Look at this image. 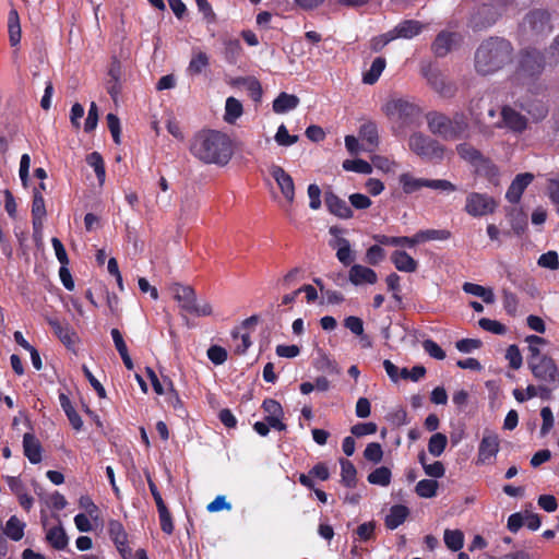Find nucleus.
I'll use <instances>...</instances> for the list:
<instances>
[{
    "label": "nucleus",
    "instance_id": "obj_1",
    "mask_svg": "<svg viewBox=\"0 0 559 559\" xmlns=\"http://www.w3.org/2000/svg\"><path fill=\"white\" fill-rule=\"evenodd\" d=\"M191 155L206 165L226 166L234 155L230 136L222 131L202 129L190 141Z\"/></svg>",
    "mask_w": 559,
    "mask_h": 559
},
{
    "label": "nucleus",
    "instance_id": "obj_2",
    "mask_svg": "<svg viewBox=\"0 0 559 559\" xmlns=\"http://www.w3.org/2000/svg\"><path fill=\"white\" fill-rule=\"evenodd\" d=\"M513 59L512 44L501 37L485 39L475 51V70L481 75L492 74Z\"/></svg>",
    "mask_w": 559,
    "mask_h": 559
},
{
    "label": "nucleus",
    "instance_id": "obj_3",
    "mask_svg": "<svg viewBox=\"0 0 559 559\" xmlns=\"http://www.w3.org/2000/svg\"><path fill=\"white\" fill-rule=\"evenodd\" d=\"M429 131L445 141H456L469 136L468 117L462 111H455L451 117L440 111L426 114Z\"/></svg>",
    "mask_w": 559,
    "mask_h": 559
},
{
    "label": "nucleus",
    "instance_id": "obj_4",
    "mask_svg": "<svg viewBox=\"0 0 559 559\" xmlns=\"http://www.w3.org/2000/svg\"><path fill=\"white\" fill-rule=\"evenodd\" d=\"M527 366L533 377L540 383L551 388V392L559 386V369L556 361L548 355H542L538 347L531 348Z\"/></svg>",
    "mask_w": 559,
    "mask_h": 559
},
{
    "label": "nucleus",
    "instance_id": "obj_5",
    "mask_svg": "<svg viewBox=\"0 0 559 559\" xmlns=\"http://www.w3.org/2000/svg\"><path fill=\"white\" fill-rule=\"evenodd\" d=\"M408 146L413 153L428 162L439 163L444 157V145L421 132L411 134Z\"/></svg>",
    "mask_w": 559,
    "mask_h": 559
},
{
    "label": "nucleus",
    "instance_id": "obj_6",
    "mask_svg": "<svg viewBox=\"0 0 559 559\" xmlns=\"http://www.w3.org/2000/svg\"><path fill=\"white\" fill-rule=\"evenodd\" d=\"M386 116L400 123L401 127H411L417 123L420 117V108L405 99H392L384 107Z\"/></svg>",
    "mask_w": 559,
    "mask_h": 559
},
{
    "label": "nucleus",
    "instance_id": "obj_7",
    "mask_svg": "<svg viewBox=\"0 0 559 559\" xmlns=\"http://www.w3.org/2000/svg\"><path fill=\"white\" fill-rule=\"evenodd\" d=\"M456 152L462 159L475 167L477 174L485 175L489 179L498 176L497 166L472 144L461 143L456 146Z\"/></svg>",
    "mask_w": 559,
    "mask_h": 559
},
{
    "label": "nucleus",
    "instance_id": "obj_8",
    "mask_svg": "<svg viewBox=\"0 0 559 559\" xmlns=\"http://www.w3.org/2000/svg\"><path fill=\"white\" fill-rule=\"evenodd\" d=\"M399 182L405 194H412L419 191L421 188H430L436 190L453 192L456 190L455 185L445 179H425L415 178L409 173H403L399 177Z\"/></svg>",
    "mask_w": 559,
    "mask_h": 559
},
{
    "label": "nucleus",
    "instance_id": "obj_9",
    "mask_svg": "<svg viewBox=\"0 0 559 559\" xmlns=\"http://www.w3.org/2000/svg\"><path fill=\"white\" fill-rule=\"evenodd\" d=\"M174 297L179 302L180 308L187 313L198 317H206L212 313V307L209 302H197L195 292L191 286L176 284L174 287Z\"/></svg>",
    "mask_w": 559,
    "mask_h": 559
},
{
    "label": "nucleus",
    "instance_id": "obj_10",
    "mask_svg": "<svg viewBox=\"0 0 559 559\" xmlns=\"http://www.w3.org/2000/svg\"><path fill=\"white\" fill-rule=\"evenodd\" d=\"M548 64L544 53L535 48H526L521 51L518 73L525 78H535L542 74Z\"/></svg>",
    "mask_w": 559,
    "mask_h": 559
},
{
    "label": "nucleus",
    "instance_id": "obj_11",
    "mask_svg": "<svg viewBox=\"0 0 559 559\" xmlns=\"http://www.w3.org/2000/svg\"><path fill=\"white\" fill-rule=\"evenodd\" d=\"M421 73L431 88L441 97L451 98L455 95V84L448 81L438 68L432 64H427L421 68Z\"/></svg>",
    "mask_w": 559,
    "mask_h": 559
},
{
    "label": "nucleus",
    "instance_id": "obj_12",
    "mask_svg": "<svg viewBox=\"0 0 559 559\" xmlns=\"http://www.w3.org/2000/svg\"><path fill=\"white\" fill-rule=\"evenodd\" d=\"M497 206L498 203L492 197L486 193L471 192L466 197L464 210L473 217H481L492 214Z\"/></svg>",
    "mask_w": 559,
    "mask_h": 559
},
{
    "label": "nucleus",
    "instance_id": "obj_13",
    "mask_svg": "<svg viewBox=\"0 0 559 559\" xmlns=\"http://www.w3.org/2000/svg\"><path fill=\"white\" fill-rule=\"evenodd\" d=\"M522 28L532 37L544 36L552 29L550 15L544 10H534L526 14L522 23Z\"/></svg>",
    "mask_w": 559,
    "mask_h": 559
},
{
    "label": "nucleus",
    "instance_id": "obj_14",
    "mask_svg": "<svg viewBox=\"0 0 559 559\" xmlns=\"http://www.w3.org/2000/svg\"><path fill=\"white\" fill-rule=\"evenodd\" d=\"M500 450V439L496 432L486 430L478 444L477 465L493 464Z\"/></svg>",
    "mask_w": 559,
    "mask_h": 559
},
{
    "label": "nucleus",
    "instance_id": "obj_15",
    "mask_svg": "<svg viewBox=\"0 0 559 559\" xmlns=\"http://www.w3.org/2000/svg\"><path fill=\"white\" fill-rule=\"evenodd\" d=\"M495 129L508 128L513 132L522 133L527 127V119L510 106L501 109V119L491 124Z\"/></svg>",
    "mask_w": 559,
    "mask_h": 559
},
{
    "label": "nucleus",
    "instance_id": "obj_16",
    "mask_svg": "<svg viewBox=\"0 0 559 559\" xmlns=\"http://www.w3.org/2000/svg\"><path fill=\"white\" fill-rule=\"evenodd\" d=\"M498 17L499 13L493 5L483 4L471 16L468 26L474 32H480L492 26L497 22Z\"/></svg>",
    "mask_w": 559,
    "mask_h": 559
},
{
    "label": "nucleus",
    "instance_id": "obj_17",
    "mask_svg": "<svg viewBox=\"0 0 559 559\" xmlns=\"http://www.w3.org/2000/svg\"><path fill=\"white\" fill-rule=\"evenodd\" d=\"M108 534L121 557L128 559L131 556V548L122 523L118 520H109Z\"/></svg>",
    "mask_w": 559,
    "mask_h": 559
},
{
    "label": "nucleus",
    "instance_id": "obj_18",
    "mask_svg": "<svg viewBox=\"0 0 559 559\" xmlns=\"http://www.w3.org/2000/svg\"><path fill=\"white\" fill-rule=\"evenodd\" d=\"M270 175L276 181L286 201L293 203L295 200V183L292 176L283 167L275 164L270 167Z\"/></svg>",
    "mask_w": 559,
    "mask_h": 559
},
{
    "label": "nucleus",
    "instance_id": "obj_19",
    "mask_svg": "<svg viewBox=\"0 0 559 559\" xmlns=\"http://www.w3.org/2000/svg\"><path fill=\"white\" fill-rule=\"evenodd\" d=\"M483 97H475L469 100L467 110L478 133L485 138L493 135V128L483 121Z\"/></svg>",
    "mask_w": 559,
    "mask_h": 559
},
{
    "label": "nucleus",
    "instance_id": "obj_20",
    "mask_svg": "<svg viewBox=\"0 0 559 559\" xmlns=\"http://www.w3.org/2000/svg\"><path fill=\"white\" fill-rule=\"evenodd\" d=\"M50 328L53 330L55 335L60 342L69 349H72L78 341L76 332L67 322H61L57 318H49L47 320Z\"/></svg>",
    "mask_w": 559,
    "mask_h": 559
},
{
    "label": "nucleus",
    "instance_id": "obj_21",
    "mask_svg": "<svg viewBox=\"0 0 559 559\" xmlns=\"http://www.w3.org/2000/svg\"><path fill=\"white\" fill-rule=\"evenodd\" d=\"M324 203L331 214L342 219H349L354 216V212L346 201L332 191L325 192Z\"/></svg>",
    "mask_w": 559,
    "mask_h": 559
},
{
    "label": "nucleus",
    "instance_id": "obj_22",
    "mask_svg": "<svg viewBox=\"0 0 559 559\" xmlns=\"http://www.w3.org/2000/svg\"><path fill=\"white\" fill-rule=\"evenodd\" d=\"M461 40V35L453 32L442 31L435 38L431 50L437 57L447 56L452 47Z\"/></svg>",
    "mask_w": 559,
    "mask_h": 559
},
{
    "label": "nucleus",
    "instance_id": "obj_23",
    "mask_svg": "<svg viewBox=\"0 0 559 559\" xmlns=\"http://www.w3.org/2000/svg\"><path fill=\"white\" fill-rule=\"evenodd\" d=\"M533 179H534V176L531 173H524V174L516 175L507 190L506 199L510 203H513V204L519 203L523 192L528 187V185L533 181Z\"/></svg>",
    "mask_w": 559,
    "mask_h": 559
},
{
    "label": "nucleus",
    "instance_id": "obj_24",
    "mask_svg": "<svg viewBox=\"0 0 559 559\" xmlns=\"http://www.w3.org/2000/svg\"><path fill=\"white\" fill-rule=\"evenodd\" d=\"M513 395L519 403H523L535 396H539L542 400L548 401L551 399V388L545 384H539L537 386L534 384H528L525 391L515 389L513 391Z\"/></svg>",
    "mask_w": 559,
    "mask_h": 559
},
{
    "label": "nucleus",
    "instance_id": "obj_25",
    "mask_svg": "<svg viewBox=\"0 0 559 559\" xmlns=\"http://www.w3.org/2000/svg\"><path fill=\"white\" fill-rule=\"evenodd\" d=\"M45 200L39 189L34 188L32 202V224L35 233L43 228V221L46 216Z\"/></svg>",
    "mask_w": 559,
    "mask_h": 559
},
{
    "label": "nucleus",
    "instance_id": "obj_26",
    "mask_svg": "<svg viewBox=\"0 0 559 559\" xmlns=\"http://www.w3.org/2000/svg\"><path fill=\"white\" fill-rule=\"evenodd\" d=\"M365 151L373 152L379 144L378 127L374 122L368 121L360 126L358 131Z\"/></svg>",
    "mask_w": 559,
    "mask_h": 559
},
{
    "label": "nucleus",
    "instance_id": "obj_27",
    "mask_svg": "<svg viewBox=\"0 0 559 559\" xmlns=\"http://www.w3.org/2000/svg\"><path fill=\"white\" fill-rule=\"evenodd\" d=\"M23 452L32 464L41 462L43 447L35 435L26 432L23 436Z\"/></svg>",
    "mask_w": 559,
    "mask_h": 559
},
{
    "label": "nucleus",
    "instance_id": "obj_28",
    "mask_svg": "<svg viewBox=\"0 0 559 559\" xmlns=\"http://www.w3.org/2000/svg\"><path fill=\"white\" fill-rule=\"evenodd\" d=\"M349 281L358 286L361 284H376L378 281L377 273L367 266L354 264L349 270Z\"/></svg>",
    "mask_w": 559,
    "mask_h": 559
},
{
    "label": "nucleus",
    "instance_id": "obj_29",
    "mask_svg": "<svg viewBox=\"0 0 559 559\" xmlns=\"http://www.w3.org/2000/svg\"><path fill=\"white\" fill-rule=\"evenodd\" d=\"M424 25L416 20H405L399 23L394 29H392V35L394 36V39L396 38H413L420 34L423 31Z\"/></svg>",
    "mask_w": 559,
    "mask_h": 559
},
{
    "label": "nucleus",
    "instance_id": "obj_30",
    "mask_svg": "<svg viewBox=\"0 0 559 559\" xmlns=\"http://www.w3.org/2000/svg\"><path fill=\"white\" fill-rule=\"evenodd\" d=\"M409 515V509L403 504H394L390 508L389 513L384 519L385 527L395 530L402 525Z\"/></svg>",
    "mask_w": 559,
    "mask_h": 559
},
{
    "label": "nucleus",
    "instance_id": "obj_31",
    "mask_svg": "<svg viewBox=\"0 0 559 559\" xmlns=\"http://www.w3.org/2000/svg\"><path fill=\"white\" fill-rule=\"evenodd\" d=\"M391 261L401 272L413 273L418 267V262L404 250H395L391 254Z\"/></svg>",
    "mask_w": 559,
    "mask_h": 559
},
{
    "label": "nucleus",
    "instance_id": "obj_32",
    "mask_svg": "<svg viewBox=\"0 0 559 559\" xmlns=\"http://www.w3.org/2000/svg\"><path fill=\"white\" fill-rule=\"evenodd\" d=\"M298 105L299 98L296 95L282 92L273 100L272 108L273 111L276 114H285L289 110L295 109Z\"/></svg>",
    "mask_w": 559,
    "mask_h": 559
},
{
    "label": "nucleus",
    "instance_id": "obj_33",
    "mask_svg": "<svg viewBox=\"0 0 559 559\" xmlns=\"http://www.w3.org/2000/svg\"><path fill=\"white\" fill-rule=\"evenodd\" d=\"M373 239L377 243L382 246H393V247H409L413 248L418 245V240H416L415 235L412 237L407 236H386V235H374Z\"/></svg>",
    "mask_w": 559,
    "mask_h": 559
},
{
    "label": "nucleus",
    "instance_id": "obj_34",
    "mask_svg": "<svg viewBox=\"0 0 559 559\" xmlns=\"http://www.w3.org/2000/svg\"><path fill=\"white\" fill-rule=\"evenodd\" d=\"M341 483L346 488H355L357 485V469L355 465L346 459L340 461Z\"/></svg>",
    "mask_w": 559,
    "mask_h": 559
},
{
    "label": "nucleus",
    "instance_id": "obj_35",
    "mask_svg": "<svg viewBox=\"0 0 559 559\" xmlns=\"http://www.w3.org/2000/svg\"><path fill=\"white\" fill-rule=\"evenodd\" d=\"M386 67V60L384 57H377L372 63L370 69L362 74V82L368 85H373L378 82L381 76L383 70Z\"/></svg>",
    "mask_w": 559,
    "mask_h": 559
},
{
    "label": "nucleus",
    "instance_id": "obj_36",
    "mask_svg": "<svg viewBox=\"0 0 559 559\" xmlns=\"http://www.w3.org/2000/svg\"><path fill=\"white\" fill-rule=\"evenodd\" d=\"M331 246L337 248L336 258L345 266L353 263L355 257L350 249V243L346 238L340 237L335 240V243Z\"/></svg>",
    "mask_w": 559,
    "mask_h": 559
},
{
    "label": "nucleus",
    "instance_id": "obj_37",
    "mask_svg": "<svg viewBox=\"0 0 559 559\" xmlns=\"http://www.w3.org/2000/svg\"><path fill=\"white\" fill-rule=\"evenodd\" d=\"M25 523L22 522L16 515H12L5 523L3 533L10 539L19 542L24 536Z\"/></svg>",
    "mask_w": 559,
    "mask_h": 559
},
{
    "label": "nucleus",
    "instance_id": "obj_38",
    "mask_svg": "<svg viewBox=\"0 0 559 559\" xmlns=\"http://www.w3.org/2000/svg\"><path fill=\"white\" fill-rule=\"evenodd\" d=\"M46 539L57 550H62L68 546V536L61 526L51 527L47 532Z\"/></svg>",
    "mask_w": 559,
    "mask_h": 559
},
{
    "label": "nucleus",
    "instance_id": "obj_39",
    "mask_svg": "<svg viewBox=\"0 0 559 559\" xmlns=\"http://www.w3.org/2000/svg\"><path fill=\"white\" fill-rule=\"evenodd\" d=\"M9 40L11 46H16L21 41V25L16 10H11L8 16Z\"/></svg>",
    "mask_w": 559,
    "mask_h": 559
},
{
    "label": "nucleus",
    "instance_id": "obj_40",
    "mask_svg": "<svg viewBox=\"0 0 559 559\" xmlns=\"http://www.w3.org/2000/svg\"><path fill=\"white\" fill-rule=\"evenodd\" d=\"M444 544L451 551H459L464 546V534L460 530L444 531L443 535Z\"/></svg>",
    "mask_w": 559,
    "mask_h": 559
},
{
    "label": "nucleus",
    "instance_id": "obj_41",
    "mask_svg": "<svg viewBox=\"0 0 559 559\" xmlns=\"http://www.w3.org/2000/svg\"><path fill=\"white\" fill-rule=\"evenodd\" d=\"M463 290L466 294H471L477 297H480L484 302L486 304H492L495 301V296L491 289L485 288L481 285L474 284V283H464Z\"/></svg>",
    "mask_w": 559,
    "mask_h": 559
},
{
    "label": "nucleus",
    "instance_id": "obj_42",
    "mask_svg": "<svg viewBox=\"0 0 559 559\" xmlns=\"http://www.w3.org/2000/svg\"><path fill=\"white\" fill-rule=\"evenodd\" d=\"M452 236L448 229H426L419 230L415 234L416 240L419 242L431 241V240H448Z\"/></svg>",
    "mask_w": 559,
    "mask_h": 559
},
{
    "label": "nucleus",
    "instance_id": "obj_43",
    "mask_svg": "<svg viewBox=\"0 0 559 559\" xmlns=\"http://www.w3.org/2000/svg\"><path fill=\"white\" fill-rule=\"evenodd\" d=\"M243 112L242 104L235 97H228L225 105L224 119L228 123H234Z\"/></svg>",
    "mask_w": 559,
    "mask_h": 559
},
{
    "label": "nucleus",
    "instance_id": "obj_44",
    "mask_svg": "<svg viewBox=\"0 0 559 559\" xmlns=\"http://www.w3.org/2000/svg\"><path fill=\"white\" fill-rule=\"evenodd\" d=\"M391 469L386 466H380L368 475L367 480L372 485L386 487L391 483Z\"/></svg>",
    "mask_w": 559,
    "mask_h": 559
},
{
    "label": "nucleus",
    "instance_id": "obj_45",
    "mask_svg": "<svg viewBox=\"0 0 559 559\" xmlns=\"http://www.w3.org/2000/svg\"><path fill=\"white\" fill-rule=\"evenodd\" d=\"M86 163L94 169L99 183H104L106 169L103 156L98 152H93L86 156Z\"/></svg>",
    "mask_w": 559,
    "mask_h": 559
},
{
    "label": "nucleus",
    "instance_id": "obj_46",
    "mask_svg": "<svg viewBox=\"0 0 559 559\" xmlns=\"http://www.w3.org/2000/svg\"><path fill=\"white\" fill-rule=\"evenodd\" d=\"M209 64H210L209 56L203 51H199L191 58L189 66H188V72L191 75L201 74L203 72V70L209 67Z\"/></svg>",
    "mask_w": 559,
    "mask_h": 559
},
{
    "label": "nucleus",
    "instance_id": "obj_47",
    "mask_svg": "<svg viewBox=\"0 0 559 559\" xmlns=\"http://www.w3.org/2000/svg\"><path fill=\"white\" fill-rule=\"evenodd\" d=\"M448 444V438L441 432L433 433L428 441V451L433 456H440Z\"/></svg>",
    "mask_w": 559,
    "mask_h": 559
},
{
    "label": "nucleus",
    "instance_id": "obj_48",
    "mask_svg": "<svg viewBox=\"0 0 559 559\" xmlns=\"http://www.w3.org/2000/svg\"><path fill=\"white\" fill-rule=\"evenodd\" d=\"M438 487L436 479H421L417 483L415 491L421 498H432L437 495Z\"/></svg>",
    "mask_w": 559,
    "mask_h": 559
},
{
    "label": "nucleus",
    "instance_id": "obj_49",
    "mask_svg": "<svg viewBox=\"0 0 559 559\" xmlns=\"http://www.w3.org/2000/svg\"><path fill=\"white\" fill-rule=\"evenodd\" d=\"M343 168L347 171L369 175L372 173V166L364 159H346L343 163Z\"/></svg>",
    "mask_w": 559,
    "mask_h": 559
},
{
    "label": "nucleus",
    "instance_id": "obj_50",
    "mask_svg": "<svg viewBox=\"0 0 559 559\" xmlns=\"http://www.w3.org/2000/svg\"><path fill=\"white\" fill-rule=\"evenodd\" d=\"M509 215L511 217V226L513 231L516 235L522 234L527 226V218L524 212L522 210H512Z\"/></svg>",
    "mask_w": 559,
    "mask_h": 559
},
{
    "label": "nucleus",
    "instance_id": "obj_51",
    "mask_svg": "<svg viewBox=\"0 0 559 559\" xmlns=\"http://www.w3.org/2000/svg\"><path fill=\"white\" fill-rule=\"evenodd\" d=\"M298 135H290L285 124L277 128L274 140L280 146H290L298 141Z\"/></svg>",
    "mask_w": 559,
    "mask_h": 559
},
{
    "label": "nucleus",
    "instance_id": "obj_52",
    "mask_svg": "<svg viewBox=\"0 0 559 559\" xmlns=\"http://www.w3.org/2000/svg\"><path fill=\"white\" fill-rule=\"evenodd\" d=\"M364 457L374 464L380 463L383 459V450L381 444L378 442H371L367 444L364 451Z\"/></svg>",
    "mask_w": 559,
    "mask_h": 559
},
{
    "label": "nucleus",
    "instance_id": "obj_53",
    "mask_svg": "<svg viewBox=\"0 0 559 559\" xmlns=\"http://www.w3.org/2000/svg\"><path fill=\"white\" fill-rule=\"evenodd\" d=\"M506 359L509 361V366L513 370H518L522 367L523 358L518 345L512 344L507 348Z\"/></svg>",
    "mask_w": 559,
    "mask_h": 559
},
{
    "label": "nucleus",
    "instance_id": "obj_54",
    "mask_svg": "<svg viewBox=\"0 0 559 559\" xmlns=\"http://www.w3.org/2000/svg\"><path fill=\"white\" fill-rule=\"evenodd\" d=\"M317 369L325 371L330 374H338L341 372L337 362L331 359L328 355L323 354L317 360Z\"/></svg>",
    "mask_w": 559,
    "mask_h": 559
},
{
    "label": "nucleus",
    "instance_id": "obj_55",
    "mask_svg": "<svg viewBox=\"0 0 559 559\" xmlns=\"http://www.w3.org/2000/svg\"><path fill=\"white\" fill-rule=\"evenodd\" d=\"M230 334L235 341L240 338V343L237 344L235 347V354L243 355L248 350V348L251 346L250 335L248 333L240 335L238 328H235Z\"/></svg>",
    "mask_w": 559,
    "mask_h": 559
},
{
    "label": "nucleus",
    "instance_id": "obj_56",
    "mask_svg": "<svg viewBox=\"0 0 559 559\" xmlns=\"http://www.w3.org/2000/svg\"><path fill=\"white\" fill-rule=\"evenodd\" d=\"M478 324L483 330L491 332L497 335H502L507 332V328L504 324L488 318H481L478 321Z\"/></svg>",
    "mask_w": 559,
    "mask_h": 559
},
{
    "label": "nucleus",
    "instance_id": "obj_57",
    "mask_svg": "<svg viewBox=\"0 0 559 559\" xmlns=\"http://www.w3.org/2000/svg\"><path fill=\"white\" fill-rule=\"evenodd\" d=\"M209 359L216 366L223 365L228 357L227 350L219 345H212L207 349Z\"/></svg>",
    "mask_w": 559,
    "mask_h": 559
},
{
    "label": "nucleus",
    "instance_id": "obj_58",
    "mask_svg": "<svg viewBox=\"0 0 559 559\" xmlns=\"http://www.w3.org/2000/svg\"><path fill=\"white\" fill-rule=\"evenodd\" d=\"M261 408L266 414L265 416L284 417V411L281 403L274 399H265L262 402Z\"/></svg>",
    "mask_w": 559,
    "mask_h": 559
},
{
    "label": "nucleus",
    "instance_id": "obj_59",
    "mask_svg": "<svg viewBox=\"0 0 559 559\" xmlns=\"http://www.w3.org/2000/svg\"><path fill=\"white\" fill-rule=\"evenodd\" d=\"M376 523L373 521L360 524L355 533L361 542H369L374 538Z\"/></svg>",
    "mask_w": 559,
    "mask_h": 559
},
{
    "label": "nucleus",
    "instance_id": "obj_60",
    "mask_svg": "<svg viewBox=\"0 0 559 559\" xmlns=\"http://www.w3.org/2000/svg\"><path fill=\"white\" fill-rule=\"evenodd\" d=\"M378 426L377 424L369 423H358L350 428V432L353 436L360 438L367 435H373L377 432Z\"/></svg>",
    "mask_w": 559,
    "mask_h": 559
},
{
    "label": "nucleus",
    "instance_id": "obj_61",
    "mask_svg": "<svg viewBox=\"0 0 559 559\" xmlns=\"http://www.w3.org/2000/svg\"><path fill=\"white\" fill-rule=\"evenodd\" d=\"M423 348L435 359L442 360L445 358V352L433 340H425L423 342Z\"/></svg>",
    "mask_w": 559,
    "mask_h": 559
},
{
    "label": "nucleus",
    "instance_id": "obj_62",
    "mask_svg": "<svg viewBox=\"0 0 559 559\" xmlns=\"http://www.w3.org/2000/svg\"><path fill=\"white\" fill-rule=\"evenodd\" d=\"M538 265L549 270H557L559 267L558 253L556 251L543 253L538 259Z\"/></svg>",
    "mask_w": 559,
    "mask_h": 559
},
{
    "label": "nucleus",
    "instance_id": "obj_63",
    "mask_svg": "<svg viewBox=\"0 0 559 559\" xmlns=\"http://www.w3.org/2000/svg\"><path fill=\"white\" fill-rule=\"evenodd\" d=\"M381 246L382 245L378 243L367 249L366 258L369 264L377 265L384 259L385 254Z\"/></svg>",
    "mask_w": 559,
    "mask_h": 559
},
{
    "label": "nucleus",
    "instance_id": "obj_64",
    "mask_svg": "<svg viewBox=\"0 0 559 559\" xmlns=\"http://www.w3.org/2000/svg\"><path fill=\"white\" fill-rule=\"evenodd\" d=\"M546 61L549 66H556L559 62V35H557L548 49L546 50Z\"/></svg>",
    "mask_w": 559,
    "mask_h": 559
}]
</instances>
